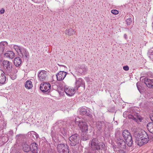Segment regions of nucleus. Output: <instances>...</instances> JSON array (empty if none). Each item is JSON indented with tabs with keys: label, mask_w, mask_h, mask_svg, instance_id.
Masks as SVG:
<instances>
[{
	"label": "nucleus",
	"mask_w": 153,
	"mask_h": 153,
	"mask_svg": "<svg viewBox=\"0 0 153 153\" xmlns=\"http://www.w3.org/2000/svg\"><path fill=\"white\" fill-rule=\"evenodd\" d=\"M90 144L91 149L93 151L102 150L105 146L103 143H99L97 138H93Z\"/></svg>",
	"instance_id": "f257e3e1"
},
{
	"label": "nucleus",
	"mask_w": 153,
	"mask_h": 153,
	"mask_svg": "<svg viewBox=\"0 0 153 153\" xmlns=\"http://www.w3.org/2000/svg\"><path fill=\"white\" fill-rule=\"evenodd\" d=\"M75 121L82 131L86 132L88 131V126L83 120L79 117H77L76 118Z\"/></svg>",
	"instance_id": "f03ea898"
},
{
	"label": "nucleus",
	"mask_w": 153,
	"mask_h": 153,
	"mask_svg": "<svg viewBox=\"0 0 153 153\" xmlns=\"http://www.w3.org/2000/svg\"><path fill=\"white\" fill-rule=\"evenodd\" d=\"M122 134L127 144L129 146H131L132 145L133 141L132 137L129 131L125 130L123 131Z\"/></svg>",
	"instance_id": "7ed1b4c3"
},
{
	"label": "nucleus",
	"mask_w": 153,
	"mask_h": 153,
	"mask_svg": "<svg viewBox=\"0 0 153 153\" xmlns=\"http://www.w3.org/2000/svg\"><path fill=\"white\" fill-rule=\"evenodd\" d=\"M57 149L60 153H69L68 146L66 144H59L57 145Z\"/></svg>",
	"instance_id": "20e7f679"
},
{
	"label": "nucleus",
	"mask_w": 153,
	"mask_h": 153,
	"mask_svg": "<svg viewBox=\"0 0 153 153\" xmlns=\"http://www.w3.org/2000/svg\"><path fill=\"white\" fill-rule=\"evenodd\" d=\"M79 137L77 134H74L69 137L70 144L71 146H75L79 143Z\"/></svg>",
	"instance_id": "39448f33"
},
{
	"label": "nucleus",
	"mask_w": 153,
	"mask_h": 153,
	"mask_svg": "<svg viewBox=\"0 0 153 153\" xmlns=\"http://www.w3.org/2000/svg\"><path fill=\"white\" fill-rule=\"evenodd\" d=\"M51 85L49 83L44 82L40 85V89L41 91L43 92H49Z\"/></svg>",
	"instance_id": "423d86ee"
},
{
	"label": "nucleus",
	"mask_w": 153,
	"mask_h": 153,
	"mask_svg": "<svg viewBox=\"0 0 153 153\" xmlns=\"http://www.w3.org/2000/svg\"><path fill=\"white\" fill-rule=\"evenodd\" d=\"M4 70L8 72H11L12 64V62L7 60H4L2 62Z\"/></svg>",
	"instance_id": "0eeeda50"
},
{
	"label": "nucleus",
	"mask_w": 153,
	"mask_h": 153,
	"mask_svg": "<svg viewBox=\"0 0 153 153\" xmlns=\"http://www.w3.org/2000/svg\"><path fill=\"white\" fill-rule=\"evenodd\" d=\"M66 72L64 71H60L56 75L57 80L59 81L63 80L66 76Z\"/></svg>",
	"instance_id": "6e6552de"
},
{
	"label": "nucleus",
	"mask_w": 153,
	"mask_h": 153,
	"mask_svg": "<svg viewBox=\"0 0 153 153\" xmlns=\"http://www.w3.org/2000/svg\"><path fill=\"white\" fill-rule=\"evenodd\" d=\"M47 76V72L44 70L41 71L38 75L39 79L41 81L45 80Z\"/></svg>",
	"instance_id": "1a4fd4ad"
},
{
	"label": "nucleus",
	"mask_w": 153,
	"mask_h": 153,
	"mask_svg": "<svg viewBox=\"0 0 153 153\" xmlns=\"http://www.w3.org/2000/svg\"><path fill=\"white\" fill-rule=\"evenodd\" d=\"M64 89L65 92L68 95L71 96L75 93L74 91L75 89L74 88L71 89L65 86L64 87Z\"/></svg>",
	"instance_id": "9d476101"
},
{
	"label": "nucleus",
	"mask_w": 153,
	"mask_h": 153,
	"mask_svg": "<svg viewBox=\"0 0 153 153\" xmlns=\"http://www.w3.org/2000/svg\"><path fill=\"white\" fill-rule=\"evenodd\" d=\"M4 57L9 59H12L15 56V53L12 51H7L4 54Z\"/></svg>",
	"instance_id": "9b49d317"
},
{
	"label": "nucleus",
	"mask_w": 153,
	"mask_h": 153,
	"mask_svg": "<svg viewBox=\"0 0 153 153\" xmlns=\"http://www.w3.org/2000/svg\"><path fill=\"white\" fill-rule=\"evenodd\" d=\"M144 82L146 86L150 88H153V79H144Z\"/></svg>",
	"instance_id": "f8f14e48"
},
{
	"label": "nucleus",
	"mask_w": 153,
	"mask_h": 153,
	"mask_svg": "<svg viewBox=\"0 0 153 153\" xmlns=\"http://www.w3.org/2000/svg\"><path fill=\"white\" fill-rule=\"evenodd\" d=\"M38 145L35 143H33L31 144L30 151L32 153H39L38 152V148L37 147Z\"/></svg>",
	"instance_id": "ddd939ff"
},
{
	"label": "nucleus",
	"mask_w": 153,
	"mask_h": 153,
	"mask_svg": "<svg viewBox=\"0 0 153 153\" xmlns=\"http://www.w3.org/2000/svg\"><path fill=\"white\" fill-rule=\"evenodd\" d=\"M117 143L119 146L123 148H126V143L124 140L120 137L118 138Z\"/></svg>",
	"instance_id": "4468645a"
},
{
	"label": "nucleus",
	"mask_w": 153,
	"mask_h": 153,
	"mask_svg": "<svg viewBox=\"0 0 153 153\" xmlns=\"http://www.w3.org/2000/svg\"><path fill=\"white\" fill-rule=\"evenodd\" d=\"M6 77L4 73L1 70H0V83L4 84L6 81Z\"/></svg>",
	"instance_id": "2eb2a0df"
},
{
	"label": "nucleus",
	"mask_w": 153,
	"mask_h": 153,
	"mask_svg": "<svg viewBox=\"0 0 153 153\" xmlns=\"http://www.w3.org/2000/svg\"><path fill=\"white\" fill-rule=\"evenodd\" d=\"M144 136V134L139 133L137 131H135L134 133V136L135 138V140H138L142 138Z\"/></svg>",
	"instance_id": "dca6fc26"
},
{
	"label": "nucleus",
	"mask_w": 153,
	"mask_h": 153,
	"mask_svg": "<svg viewBox=\"0 0 153 153\" xmlns=\"http://www.w3.org/2000/svg\"><path fill=\"white\" fill-rule=\"evenodd\" d=\"M76 85L77 88H76L77 90L78 88L80 86H83L85 87V83L83 80L81 78H79L77 81L76 82Z\"/></svg>",
	"instance_id": "f3484780"
},
{
	"label": "nucleus",
	"mask_w": 153,
	"mask_h": 153,
	"mask_svg": "<svg viewBox=\"0 0 153 153\" xmlns=\"http://www.w3.org/2000/svg\"><path fill=\"white\" fill-rule=\"evenodd\" d=\"M149 140V136L146 132H144V136L143 138V142L140 143V146H142L144 144H146Z\"/></svg>",
	"instance_id": "a211bd4d"
},
{
	"label": "nucleus",
	"mask_w": 153,
	"mask_h": 153,
	"mask_svg": "<svg viewBox=\"0 0 153 153\" xmlns=\"http://www.w3.org/2000/svg\"><path fill=\"white\" fill-rule=\"evenodd\" d=\"M66 35H67L69 36L73 35L75 33V31L74 30L71 28H69L66 30L65 32Z\"/></svg>",
	"instance_id": "6ab92c4d"
},
{
	"label": "nucleus",
	"mask_w": 153,
	"mask_h": 153,
	"mask_svg": "<svg viewBox=\"0 0 153 153\" xmlns=\"http://www.w3.org/2000/svg\"><path fill=\"white\" fill-rule=\"evenodd\" d=\"M22 62L21 59L19 57L15 58L14 60V63L15 66L16 67H19Z\"/></svg>",
	"instance_id": "aec40b11"
},
{
	"label": "nucleus",
	"mask_w": 153,
	"mask_h": 153,
	"mask_svg": "<svg viewBox=\"0 0 153 153\" xmlns=\"http://www.w3.org/2000/svg\"><path fill=\"white\" fill-rule=\"evenodd\" d=\"M8 43L6 42H2L0 43V51L3 52L5 47L7 45Z\"/></svg>",
	"instance_id": "412c9836"
},
{
	"label": "nucleus",
	"mask_w": 153,
	"mask_h": 153,
	"mask_svg": "<svg viewBox=\"0 0 153 153\" xmlns=\"http://www.w3.org/2000/svg\"><path fill=\"white\" fill-rule=\"evenodd\" d=\"M22 146L23 149L25 152H28L30 151V147L26 143L23 144Z\"/></svg>",
	"instance_id": "4be33fe9"
},
{
	"label": "nucleus",
	"mask_w": 153,
	"mask_h": 153,
	"mask_svg": "<svg viewBox=\"0 0 153 153\" xmlns=\"http://www.w3.org/2000/svg\"><path fill=\"white\" fill-rule=\"evenodd\" d=\"M147 128L149 131L153 134V122H150L147 125Z\"/></svg>",
	"instance_id": "5701e85b"
},
{
	"label": "nucleus",
	"mask_w": 153,
	"mask_h": 153,
	"mask_svg": "<svg viewBox=\"0 0 153 153\" xmlns=\"http://www.w3.org/2000/svg\"><path fill=\"white\" fill-rule=\"evenodd\" d=\"M103 124L104 123L103 122L98 121L97 123L96 127L99 131H100L101 130Z\"/></svg>",
	"instance_id": "b1692460"
},
{
	"label": "nucleus",
	"mask_w": 153,
	"mask_h": 153,
	"mask_svg": "<svg viewBox=\"0 0 153 153\" xmlns=\"http://www.w3.org/2000/svg\"><path fill=\"white\" fill-rule=\"evenodd\" d=\"M22 52H21L22 54V56L23 57H26L27 58L29 56V53L25 49H23L22 50Z\"/></svg>",
	"instance_id": "393cba45"
},
{
	"label": "nucleus",
	"mask_w": 153,
	"mask_h": 153,
	"mask_svg": "<svg viewBox=\"0 0 153 153\" xmlns=\"http://www.w3.org/2000/svg\"><path fill=\"white\" fill-rule=\"evenodd\" d=\"M25 87L27 89H30L33 87L32 82L30 80L27 81L25 82Z\"/></svg>",
	"instance_id": "a878e982"
},
{
	"label": "nucleus",
	"mask_w": 153,
	"mask_h": 153,
	"mask_svg": "<svg viewBox=\"0 0 153 153\" xmlns=\"http://www.w3.org/2000/svg\"><path fill=\"white\" fill-rule=\"evenodd\" d=\"M79 113L82 115H84L87 113V110L85 108L82 107L79 109Z\"/></svg>",
	"instance_id": "bb28decb"
},
{
	"label": "nucleus",
	"mask_w": 153,
	"mask_h": 153,
	"mask_svg": "<svg viewBox=\"0 0 153 153\" xmlns=\"http://www.w3.org/2000/svg\"><path fill=\"white\" fill-rule=\"evenodd\" d=\"M13 47L18 53L19 52H22V50H21V48L19 46L15 45Z\"/></svg>",
	"instance_id": "cd10ccee"
},
{
	"label": "nucleus",
	"mask_w": 153,
	"mask_h": 153,
	"mask_svg": "<svg viewBox=\"0 0 153 153\" xmlns=\"http://www.w3.org/2000/svg\"><path fill=\"white\" fill-rule=\"evenodd\" d=\"M87 71V68L84 67H82L81 69H80L79 70V71L80 73H82L83 74H85Z\"/></svg>",
	"instance_id": "c85d7f7f"
},
{
	"label": "nucleus",
	"mask_w": 153,
	"mask_h": 153,
	"mask_svg": "<svg viewBox=\"0 0 153 153\" xmlns=\"http://www.w3.org/2000/svg\"><path fill=\"white\" fill-rule=\"evenodd\" d=\"M143 137L142 138H141L139 140H135V142L136 143H137L138 145L141 146H140V143H142L143 142Z\"/></svg>",
	"instance_id": "c756f323"
},
{
	"label": "nucleus",
	"mask_w": 153,
	"mask_h": 153,
	"mask_svg": "<svg viewBox=\"0 0 153 153\" xmlns=\"http://www.w3.org/2000/svg\"><path fill=\"white\" fill-rule=\"evenodd\" d=\"M128 117L129 119H132L134 120H135L136 122H137L138 120L134 117L131 115L129 114L128 115Z\"/></svg>",
	"instance_id": "7c9ffc66"
},
{
	"label": "nucleus",
	"mask_w": 153,
	"mask_h": 153,
	"mask_svg": "<svg viewBox=\"0 0 153 153\" xmlns=\"http://www.w3.org/2000/svg\"><path fill=\"white\" fill-rule=\"evenodd\" d=\"M132 21L131 18L127 19L126 20V23L128 25H129L132 22Z\"/></svg>",
	"instance_id": "2f4dec72"
},
{
	"label": "nucleus",
	"mask_w": 153,
	"mask_h": 153,
	"mask_svg": "<svg viewBox=\"0 0 153 153\" xmlns=\"http://www.w3.org/2000/svg\"><path fill=\"white\" fill-rule=\"evenodd\" d=\"M111 13L114 14H117L119 12L118 10H111Z\"/></svg>",
	"instance_id": "473e14b6"
},
{
	"label": "nucleus",
	"mask_w": 153,
	"mask_h": 153,
	"mask_svg": "<svg viewBox=\"0 0 153 153\" xmlns=\"http://www.w3.org/2000/svg\"><path fill=\"white\" fill-rule=\"evenodd\" d=\"M17 70L15 68L13 67H12V68L11 69V72H12L13 73L16 74L17 73Z\"/></svg>",
	"instance_id": "72a5a7b5"
},
{
	"label": "nucleus",
	"mask_w": 153,
	"mask_h": 153,
	"mask_svg": "<svg viewBox=\"0 0 153 153\" xmlns=\"http://www.w3.org/2000/svg\"><path fill=\"white\" fill-rule=\"evenodd\" d=\"M123 69L124 70L128 71L129 70V67L128 66H124L123 67Z\"/></svg>",
	"instance_id": "f704fd0d"
},
{
	"label": "nucleus",
	"mask_w": 153,
	"mask_h": 153,
	"mask_svg": "<svg viewBox=\"0 0 153 153\" xmlns=\"http://www.w3.org/2000/svg\"><path fill=\"white\" fill-rule=\"evenodd\" d=\"M82 139L84 140H86L88 139V137L85 136V137L83 136H82Z\"/></svg>",
	"instance_id": "c9c22d12"
},
{
	"label": "nucleus",
	"mask_w": 153,
	"mask_h": 153,
	"mask_svg": "<svg viewBox=\"0 0 153 153\" xmlns=\"http://www.w3.org/2000/svg\"><path fill=\"white\" fill-rule=\"evenodd\" d=\"M5 10L4 9L2 8L0 10V13L1 14H3L4 13V12Z\"/></svg>",
	"instance_id": "e433bc0d"
},
{
	"label": "nucleus",
	"mask_w": 153,
	"mask_h": 153,
	"mask_svg": "<svg viewBox=\"0 0 153 153\" xmlns=\"http://www.w3.org/2000/svg\"><path fill=\"white\" fill-rule=\"evenodd\" d=\"M137 118L138 120H140V122L142 121L143 120V118L142 117H137Z\"/></svg>",
	"instance_id": "4c0bfd02"
},
{
	"label": "nucleus",
	"mask_w": 153,
	"mask_h": 153,
	"mask_svg": "<svg viewBox=\"0 0 153 153\" xmlns=\"http://www.w3.org/2000/svg\"><path fill=\"white\" fill-rule=\"evenodd\" d=\"M84 153H92L90 151L87 150L85 151Z\"/></svg>",
	"instance_id": "58836bf2"
},
{
	"label": "nucleus",
	"mask_w": 153,
	"mask_h": 153,
	"mask_svg": "<svg viewBox=\"0 0 153 153\" xmlns=\"http://www.w3.org/2000/svg\"><path fill=\"white\" fill-rule=\"evenodd\" d=\"M124 37L126 39H127V35L126 34H125L124 35Z\"/></svg>",
	"instance_id": "ea45409f"
},
{
	"label": "nucleus",
	"mask_w": 153,
	"mask_h": 153,
	"mask_svg": "<svg viewBox=\"0 0 153 153\" xmlns=\"http://www.w3.org/2000/svg\"><path fill=\"white\" fill-rule=\"evenodd\" d=\"M32 1H34L35 3H37L38 1L37 0H32Z\"/></svg>",
	"instance_id": "a19ab883"
},
{
	"label": "nucleus",
	"mask_w": 153,
	"mask_h": 153,
	"mask_svg": "<svg viewBox=\"0 0 153 153\" xmlns=\"http://www.w3.org/2000/svg\"><path fill=\"white\" fill-rule=\"evenodd\" d=\"M138 85V83H137V88H138V90L139 91H140V88L138 87V85Z\"/></svg>",
	"instance_id": "79ce46f5"
},
{
	"label": "nucleus",
	"mask_w": 153,
	"mask_h": 153,
	"mask_svg": "<svg viewBox=\"0 0 153 153\" xmlns=\"http://www.w3.org/2000/svg\"><path fill=\"white\" fill-rule=\"evenodd\" d=\"M150 117V119L153 122V116H152V117Z\"/></svg>",
	"instance_id": "37998d69"
},
{
	"label": "nucleus",
	"mask_w": 153,
	"mask_h": 153,
	"mask_svg": "<svg viewBox=\"0 0 153 153\" xmlns=\"http://www.w3.org/2000/svg\"><path fill=\"white\" fill-rule=\"evenodd\" d=\"M16 76H14V78L12 79H15V78H16Z\"/></svg>",
	"instance_id": "c03bdc74"
}]
</instances>
